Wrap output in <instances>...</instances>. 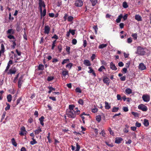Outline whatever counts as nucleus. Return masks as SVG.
Returning a JSON list of instances; mask_svg holds the SVG:
<instances>
[{
    "label": "nucleus",
    "mask_w": 151,
    "mask_h": 151,
    "mask_svg": "<svg viewBox=\"0 0 151 151\" xmlns=\"http://www.w3.org/2000/svg\"><path fill=\"white\" fill-rule=\"evenodd\" d=\"M12 48L13 49H14L15 48V47L16 45V44L15 42V40H12Z\"/></svg>",
    "instance_id": "c9c22d12"
},
{
    "label": "nucleus",
    "mask_w": 151,
    "mask_h": 151,
    "mask_svg": "<svg viewBox=\"0 0 151 151\" xmlns=\"http://www.w3.org/2000/svg\"><path fill=\"white\" fill-rule=\"evenodd\" d=\"M16 70L15 69L12 70L10 69L9 70V72L8 73V74H10L11 75L12 74H14L16 73Z\"/></svg>",
    "instance_id": "4be33fe9"
},
{
    "label": "nucleus",
    "mask_w": 151,
    "mask_h": 151,
    "mask_svg": "<svg viewBox=\"0 0 151 151\" xmlns=\"http://www.w3.org/2000/svg\"><path fill=\"white\" fill-rule=\"evenodd\" d=\"M42 131V130H41V129L40 127H39L38 129H37L35 131V134H38Z\"/></svg>",
    "instance_id": "bb28decb"
},
{
    "label": "nucleus",
    "mask_w": 151,
    "mask_h": 151,
    "mask_svg": "<svg viewBox=\"0 0 151 151\" xmlns=\"http://www.w3.org/2000/svg\"><path fill=\"white\" fill-rule=\"evenodd\" d=\"M74 19L73 17L72 16H69L68 17V21L69 22H72Z\"/></svg>",
    "instance_id": "e433bc0d"
},
{
    "label": "nucleus",
    "mask_w": 151,
    "mask_h": 151,
    "mask_svg": "<svg viewBox=\"0 0 151 151\" xmlns=\"http://www.w3.org/2000/svg\"><path fill=\"white\" fill-rule=\"evenodd\" d=\"M107 44H102L99 45V49H102L104 47H106Z\"/></svg>",
    "instance_id": "2f4dec72"
},
{
    "label": "nucleus",
    "mask_w": 151,
    "mask_h": 151,
    "mask_svg": "<svg viewBox=\"0 0 151 151\" xmlns=\"http://www.w3.org/2000/svg\"><path fill=\"white\" fill-rule=\"evenodd\" d=\"M93 29L95 30V33L97 34L98 28L97 26H94L93 27Z\"/></svg>",
    "instance_id": "13d9d810"
},
{
    "label": "nucleus",
    "mask_w": 151,
    "mask_h": 151,
    "mask_svg": "<svg viewBox=\"0 0 151 151\" xmlns=\"http://www.w3.org/2000/svg\"><path fill=\"white\" fill-rule=\"evenodd\" d=\"M77 42V41L75 39H73L72 40V43L73 45H76Z\"/></svg>",
    "instance_id": "0e129e2a"
},
{
    "label": "nucleus",
    "mask_w": 151,
    "mask_h": 151,
    "mask_svg": "<svg viewBox=\"0 0 151 151\" xmlns=\"http://www.w3.org/2000/svg\"><path fill=\"white\" fill-rule=\"evenodd\" d=\"M75 91L77 93H81V91L80 88L79 87L76 88L75 89Z\"/></svg>",
    "instance_id": "a18cd8bd"
},
{
    "label": "nucleus",
    "mask_w": 151,
    "mask_h": 151,
    "mask_svg": "<svg viewBox=\"0 0 151 151\" xmlns=\"http://www.w3.org/2000/svg\"><path fill=\"white\" fill-rule=\"evenodd\" d=\"M50 30V27L48 25H45L44 28V33L45 34H48L49 33Z\"/></svg>",
    "instance_id": "1a4fd4ad"
},
{
    "label": "nucleus",
    "mask_w": 151,
    "mask_h": 151,
    "mask_svg": "<svg viewBox=\"0 0 151 151\" xmlns=\"http://www.w3.org/2000/svg\"><path fill=\"white\" fill-rule=\"evenodd\" d=\"M139 68L140 70H142L146 69V68L143 63H141L139 64Z\"/></svg>",
    "instance_id": "9d476101"
},
{
    "label": "nucleus",
    "mask_w": 151,
    "mask_h": 151,
    "mask_svg": "<svg viewBox=\"0 0 151 151\" xmlns=\"http://www.w3.org/2000/svg\"><path fill=\"white\" fill-rule=\"evenodd\" d=\"M132 36L133 37L134 40H136L137 38V35L136 33L133 34L132 35Z\"/></svg>",
    "instance_id": "5fc2aeb1"
},
{
    "label": "nucleus",
    "mask_w": 151,
    "mask_h": 151,
    "mask_svg": "<svg viewBox=\"0 0 151 151\" xmlns=\"http://www.w3.org/2000/svg\"><path fill=\"white\" fill-rule=\"evenodd\" d=\"M73 63H68V64H67L66 65V67L67 68H69L70 70V69H71V68L73 66Z\"/></svg>",
    "instance_id": "473e14b6"
},
{
    "label": "nucleus",
    "mask_w": 151,
    "mask_h": 151,
    "mask_svg": "<svg viewBox=\"0 0 151 151\" xmlns=\"http://www.w3.org/2000/svg\"><path fill=\"white\" fill-rule=\"evenodd\" d=\"M127 71V68H124L122 70V72L124 73H125Z\"/></svg>",
    "instance_id": "69168bd1"
},
{
    "label": "nucleus",
    "mask_w": 151,
    "mask_h": 151,
    "mask_svg": "<svg viewBox=\"0 0 151 151\" xmlns=\"http://www.w3.org/2000/svg\"><path fill=\"white\" fill-rule=\"evenodd\" d=\"M101 116L100 115H97L96 117V119L98 122H99L101 121Z\"/></svg>",
    "instance_id": "5701e85b"
},
{
    "label": "nucleus",
    "mask_w": 151,
    "mask_h": 151,
    "mask_svg": "<svg viewBox=\"0 0 151 151\" xmlns=\"http://www.w3.org/2000/svg\"><path fill=\"white\" fill-rule=\"evenodd\" d=\"M6 105H7V106L5 108V110L6 111L9 109L10 107V104L7 103H6Z\"/></svg>",
    "instance_id": "37998d69"
},
{
    "label": "nucleus",
    "mask_w": 151,
    "mask_h": 151,
    "mask_svg": "<svg viewBox=\"0 0 151 151\" xmlns=\"http://www.w3.org/2000/svg\"><path fill=\"white\" fill-rule=\"evenodd\" d=\"M78 103L81 105H83V101L81 99H80L78 101Z\"/></svg>",
    "instance_id": "864d4df0"
},
{
    "label": "nucleus",
    "mask_w": 151,
    "mask_h": 151,
    "mask_svg": "<svg viewBox=\"0 0 151 151\" xmlns=\"http://www.w3.org/2000/svg\"><path fill=\"white\" fill-rule=\"evenodd\" d=\"M70 47L69 46H66V50L68 54H69L70 53Z\"/></svg>",
    "instance_id": "de8ad7c7"
},
{
    "label": "nucleus",
    "mask_w": 151,
    "mask_h": 151,
    "mask_svg": "<svg viewBox=\"0 0 151 151\" xmlns=\"http://www.w3.org/2000/svg\"><path fill=\"white\" fill-rule=\"evenodd\" d=\"M21 99L22 98L21 97H20L17 100L16 104L15 105V106H14L15 107L17 105H18V104L20 103V101L21 100Z\"/></svg>",
    "instance_id": "3c124183"
},
{
    "label": "nucleus",
    "mask_w": 151,
    "mask_h": 151,
    "mask_svg": "<svg viewBox=\"0 0 151 151\" xmlns=\"http://www.w3.org/2000/svg\"><path fill=\"white\" fill-rule=\"evenodd\" d=\"M119 110L118 107H114L112 109V111L113 112H116Z\"/></svg>",
    "instance_id": "79ce46f5"
},
{
    "label": "nucleus",
    "mask_w": 151,
    "mask_h": 151,
    "mask_svg": "<svg viewBox=\"0 0 151 151\" xmlns=\"http://www.w3.org/2000/svg\"><path fill=\"white\" fill-rule=\"evenodd\" d=\"M80 111L78 110V109H77V110H76V111H73V112L75 114V115L76 114H79L80 113Z\"/></svg>",
    "instance_id": "4d7b16f0"
},
{
    "label": "nucleus",
    "mask_w": 151,
    "mask_h": 151,
    "mask_svg": "<svg viewBox=\"0 0 151 151\" xmlns=\"http://www.w3.org/2000/svg\"><path fill=\"white\" fill-rule=\"evenodd\" d=\"M123 16L122 14L119 16L118 18L116 19V22L117 23H119L121 21V19L122 18Z\"/></svg>",
    "instance_id": "6ab92c4d"
},
{
    "label": "nucleus",
    "mask_w": 151,
    "mask_h": 151,
    "mask_svg": "<svg viewBox=\"0 0 151 151\" xmlns=\"http://www.w3.org/2000/svg\"><path fill=\"white\" fill-rule=\"evenodd\" d=\"M132 114L135 117L138 116V114L137 112H135L132 111L131 112Z\"/></svg>",
    "instance_id": "603ef678"
},
{
    "label": "nucleus",
    "mask_w": 151,
    "mask_h": 151,
    "mask_svg": "<svg viewBox=\"0 0 151 151\" xmlns=\"http://www.w3.org/2000/svg\"><path fill=\"white\" fill-rule=\"evenodd\" d=\"M145 48L140 46L137 47L136 51L135 52L136 53L139 55H143L145 54Z\"/></svg>",
    "instance_id": "f257e3e1"
},
{
    "label": "nucleus",
    "mask_w": 151,
    "mask_h": 151,
    "mask_svg": "<svg viewBox=\"0 0 151 151\" xmlns=\"http://www.w3.org/2000/svg\"><path fill=\"white\" fill-rule=\"evenodd\" d=\"M67 116L70 118H74L76 117V115L73 112V111H67Z\"/></svg>",
    "instance_id": "f03ea898"
},
{
    "label": "nucleus",
    "mask_w": 151,
    "mask_h": 151,
    "mask_svg": "<svg viewBox=\"0 0 151 151\" xmlns=\"http://www.w3.org/2000/svg\"><path fill=\"white\" fill-rule=\"evenodd\" d=\"M88 68L90 69V70L88 71L89 73H92L94 71L91 67H89Z\"/></svg>",
    "instance_id": "e2e57ef3"
},
{
    "label": "nucleus",
    "mask_w": 151,
    "mask_h": 151,
    "mask_svg": "<svg viewBox=\"0 0 151 151\" xmlns=\"http://www.w3.org/2000/svg\"><path fill=\"white\" fill-rule=\"evenodd\" d=\"M91 2L92 5L94 6H95L97 2V0H90Z\"/></svg>",
    "instance_id": "72a5a7b5"
},
{
    "label": "nucleus",
    "mask_w": 151,
    "mask_h": 151,
    "mask_svg": "<svg viewBox=\"0 0 151 151\" xmlns=\"http://www.w3.org/2000/svg\"><path fill=\"white\" fill-rule=\"evenodd\" d=\"M100 134H101L103 137H105V133L104 130H102L101 132L100 133Z\"/></svg>",
    "instance_id": "052dcab7"
},
{
    "label": "nucleus",
    "mask_w": 151,
    "mask_h": 151,
    "mask_svg": "<svg viewBox=\"0 0 151 151\" xmlns=\"http://www.w3.org/2000/svg\"><path fill=\"white\" fill-rule=\"evenodd\" d=\"M103 69H105V68L104 66L102 65L98 69V71L99 72H101Z\"/></svg>",
    "instance_id": "49530a36"
},
{
    "label": "nucleus",
    "mask_w": 151,
    "mask_h": 151,
    "mask_svg": "<svg viewBox=\"0 0 151 151\" xmlns=\"http://www.w3.org/2000/svg\"><path fill=\"white\" fill-rule=\"evenodd\" d=\"M110 68L112 70H116L117 69V68L116 67L115 65L112 62H111L110 64Z\"/></svg>",
    "instance_id": "f8f14e48"
},
{
    "label": "nucleus",
    "mask_w": 151,
    "mask_h": 151,
    "mask_svg": "<svg viewBox=\"0 0 151 151\" xmlns=\"http://www.w3.org/2000/svg\"><path fill=\"white\" fill-rule=\"evenodd\" d=\"M54 79V78L53 76H49L47 78V81H50L53 80Z\"/></svg>",
    "instance_id": "6e6d98bb"
},
{
    "label": "nucleus",
    "mask_w": 151,
    "mask_h": 151,
    "mask_svg": "<svg viewBox=\"0 0 151 151\" xmlns=\"http://www.w3.org/2000/svg\"><path fill=\"white\" fill-rule=\"evenodd\" d=\"M83 4V2L81 0H77L75 1L74 4L77 7H81Z\"/></svg>",
    "instance_id": "20e7f679"
},
{
    "label": "nucleus",
    "mask_w": 151,
    "mask_h": 151,
    "mask_svg": "<svg viewBox=\"0 0 151 151\" xmlns=\"http://www.w3.org/2000/svg\"><path fill=\"white\" fill-rule=\"evenodd\" d=\"M7 37L9 39H15V37L13 35H8L7 36Z\"/></svg>",
    "instance_id": "a19ab883"
},
{
    "label": "nucleus",
    "mask_w": 151,
    "mask_h": 151,
    "mask_svg": "<svg viewBox=\"0 0 151 151\" xmlns=\"http://www.w3.org/2000/svg\"><path fill=\"white\" fill-rule=\"evenodd\" d=\"M92 112L93 113H96L98 111V109L96 108L93 109L91 110Z\"/></svg>",
    "instance_id": "bf43d9fd"
},
{
    "label": "nucleus",
    "mask_w": 151,
    "mask_h": 151,
    "mask_svg": "<svg viewBox=\"0 0 151 151\" xmlns=\"http://www.w3.org/2000/svg\"><path fill=\"white\" fill-rule=\"evenodd\" d=\"M138 108L143 111H146L148 109L146 106L143 104H141L138 106Z\"/></svg>",
    "instance_id": "7ed1b4c3"
},
{
    "label": "nucleus",
    "mask_w": 151,
    "mask_h": 151,
    "mask_svg": "<svg viewBox=\"0 0 151 151\" xmlns=\"http://www.w3.org/2000/svg\"><path fill=\"white\" fill-rule=\"evenodd\" d=\"M58 50L59 52H61L62 50V46L60 44L58 46Z\"/></svg>",
    "instance_id": "ea45409f"
},
{
    "label": "nucleus",
    "mask_w": 151,
    "mask_h": 151,
    "mask_svg": "<svg viewBox=\"0 0 151 151\" xmlns=\"http://www.w3.org/2000/svg\"><path fill=\"white\" fill-rule=\"evenodd\" d=\"M118 65L120 67H122L124 66V64L122 62H120L118 63Z\"/></svg>",
    "instance_id": "338daca9"
},
{
    "label": "nucleus",
    "mask_w": 151,
    "mask_h": 151,
    "mask_svg": "<svg viewBox=\"0 0 151 151\" xmlns=\"http://www.w3.org/2000/svg\"><path fill=\"white\" fill-rule=\"evenodd\" d=\"M70 62L69 59H64L62 63V65H64V64Z\"/></svg>",
    "instance_id": "f704fd0d"
},
{
    "label": "nucleus",
    "mask_w": 151,
    "mask_h": 151,
    "mask_svg": "<svg viewBox=\"0 0 151 151\" xmlns=\"http://www.w3.org/2000/svg\"><path fill=\"white\" fill-rule=\"evenodd\" d=\"M22 29V27L20 26L19 24L17 23L16 25V31L18 32H19Z\"/></svg>",
    "instance_id": "f3484780"
},
{
    "label": "nucleus",
    "mask_w": 151,
    "mask_h": 151,
    "mask_svg": "<svg viewBox=\"0 0 151 151\" xmlns=\"http://www.w3.org/2000/svg\"><path fill=\"white\" fill-rule=\"evenodd\" d=\"M105 143L109 147H112L114 146V145H113L112 143L109 144V142H105Z\"/></svg>",
    "instance_id": "8fccbe9b"
},
{
    "label": "nucleus",
    "mask_w": 151,
    "mask_h": 151,
    "mask_svg": "<svg viewBox=\"0 0 151 151\" xmlns=\"http://www.w3.org/2000/svg\"><path fill=\"white\" fill-rule=\"evenodd\" d=\"M47 88L49 89V90H50L51 91H55V88H53L52 87V86H48L47 87Z\"/></svg>",
    "instance_id": "680f3d73"
},
{
    "label": "nucleus",
    "mask_w": 151,
    "mask_h": 151,
    "mask_svg": "<svg viewBox=\"0 0 151 151\" xmlns=\"http://www.w3.org/2000/svg\"><path fill=\"white\" fill-rule=\"evenodd\" d=\"M7 34L9 35H13L15 33V30L13 29H9L6 32Z\"/></svg>",
    "instance_id": "9b49d317"
},
{
    "label": "nucleus",
    "mask_w": 151,
    "mask_h": 151,
    "mask_svg": "<svg viewBox=\"0 0 151 151\" xmlns=\"http://www.w3.org/2000/svg\"><path fill=\"white\" fill-rule=\"evenodd\" d=\"M44 118V117L43 116H42L39 119V120L40 122V123L42 126H43L44 125V123H43V121Z\"/></svg>",
    "instance_id": "a211bd4d"
},
{
    "label": "nucleus",
    "mask_w": 151,
    "mask_h": 151,
    "mask_svg": "<svg viewBox=\"0 0 151 151\" xmlns=\"http://www.w3.org/2000/svg\"><path fill=\"white\" fill-rule=\"evenodd\" d=\"M83 64L87 66H90L91 65V63L90 61L87 60H85L83 61Z\"/></svg>",
    "instance_id": "ddd939ff"
},
{
    "label": "nucleus",
    "mask_w": 151,
    "mask_h": 151,
    "mask_svg": "<svg viewBox=\"0 0 151 151\" xmlns=\"http://www.w3.org/2000/svg\"><path fill=\"white\" fill-rule=\"evenodd\" d=\"M70 33H71L73 35H74L75 34V30L70 29L69 30Z\"/></svg>",
    "instance_id": "09e8293b"
},
{
    "label": "nucleus",
    "mask_w": 151,
    "mask_h": 151,
    "mask_svg": "<svg viewBox=\"0 0 151 151\" xmlns=\"http://www.w3.org/2000/svg\"><path fill=\"white\" fill-rule=\"evenodd\" d=\"M75 107V106L73 105H70L69 106V109L70 111H74L73 109Z\"/></svg>",
    "instance_id": "58836bf2"
},
{
    "label": "nucleus",
    "mask_w": 151,
    "mask_h": 151,
    "mask_svg": "<svg viewBox=\"0 0 151 151\" xmlns=\"http://www.w3.org/2000/svg\"><path fill=\"white\" fill-rule=\"evenodd\" d=\"M39 7H40L41 6L42 7L44 4H45L44 1H43L42 0H39Z\"/></svg>",
    "instance_id": "cd10ccee"
},
{
    "label": "nucleus",
    "mask_w": 151,
    "mask_h": 151,
    "mask_svg": "<svg viewBox=\"0 0 151 151\" xmlns=\"http://www.w3.org/2000/svg\"><path fill=\"white\" fill-rule=\"evenodd\" d=\"M142 98L143 100L145 102H148L150 100V96L147 94L143 95Z\"/></svg>",
    "instance_id": "39448f33"
},
{
    "label": "nucleus",
    "mask_w": 151,
    "mask_h": 151,
    "mask_svg": "<svg viewBox=\"0 0 151 151\" xmlns=\"http://www.w3.org/2000/svg\"><path fill=\"white\" fill-rule=\"evenodd\" d=\"M44 65L42 64H40L39 65L38 69L39 70H42L44 69Z\"/></svg>",
    "instance_id": "393cba45"
},
{
    "label": "nucleus",
    "mask_w": 151,
    "mask_h": 151,
    "mask_svg": "<svg viewBox=\"0 0 151 151\" xmlns=\"http://www.w3.org/2000/svg\"><path fill=\"white\" fill-rule=\"evenodd\" d=\"M46 9H44L43 12H42V13H40L41 16V19H42V17H44L45 16L46 14Z\"/></svg>",
    "instance_id": "aec40b11"
},
{
    "label": "nucleus",
    "mask_w": 151,
    "mask_h": 151,
    "mask_svg": "<svg viewBox=\"0 0 151 151\" xmlns=\"http://www.w3.org/2000/svg\"><path fill=\"white\" fill-rule=\"evenodd\" d=\"M122 6L124 8H126L128 7L127 3L125 1L123 2Z\"/></svg>",
    "instance_id": "4c0bfd02"
},
{
    "label": "nucleus",
    "mask_w": 151,
    "mask_h": 151,
    "mask_svg": "<svg viewBox=\"0 0 151 151\" xmlns=\"http://www.w3.org/2000/svg\"><path fill=\"white\" fill-rule=\"evenodd\" d=\"M11 142L13 145L14 146H17V143L15 141V140L14 138H12L11 139Z\"/></svg>",
    "instance_id": "c85d7f7f"
},
{
    "label": "nucleus",
    "mask_w": 151,
    "mask_h": 151,
    "mask_svg": "<svg viewBox=\"0 0 151 151\" xmlns=\"http://www.w3.org/2000/svg\"><path fill=\"white\" fill-rule=\"evenodd\" d=\"M125 92L128 94H130L132 93V90L129 88H127L125 90Z\"/></svg>",
    "instance_id": "7c9ffc66"
},
{
    "label": "nucleus",
    "mask_w": 151,
    "mask_h": 151,
    "mask_svg": "<svg viewBox=\"0 0 151 151\" xmlns=\"http://www.w3.org/2000/svg\"><path fill=\"white\" fill-rule=\"evenodd\" d=\"M23 76H21L19 78L18 81V87L19 88H20L22 86L23 81Z\"/></svg>",
    "instance_id": "6e6552de"
},
{
    "label": "nucleus",
    "mask_w": 151,
    "mask_h": 151,
    "mask_svg": "<svg viewBox=\"0 0 151 151\" xmlns=\"http://www.w3.org/2000/svg\"><path fill=\"white\" fill-rule=\"evenodd\" d=\"M104 83L106 84L107 86L109 85L110 82V80L106 76H104L103 80Z\"/></svg>",
    "instance_id": "423d86ee"
},
{
    "label": "nucleus",
    "mask_w": 151,
    "mask_h": 151,
    "mask_svg": "<svg viewBox=\"0 0 151 151\" xmlns=\"http://www.w3.org/2000/svg\"><path fill=\"white\" fill-rule=\"evenodd\" d=\"M21 132L19 133V134L21 136L24 135L26 134V131L25 127L22 126L20 128Z\"/></svg>",
    "instance_id": "0eeeda50"
},
{
    "label": "nucleus",
    "mask_w": 151,
    "mask_h": 151,
    "mask_svg": "<svg viewBox=\"0 0 151 151\" xmlns=\"http://www.w3.org/2000/svg\"><path fill=\"white\" fill-rule=\"evenodd\" d=\"M32 139L33 140L30 142V144L31 145H33L37 143V142L36 141L35 139H34V138H32Z\"/></svg>",
    "instance_id": "c756f323"
},
{
    "label": "nucleus",
    "mask_w": 151,
    "mask_h": 151,
    "mask_svg": "<svg viewBox=\"0 0 151 151\" xmlns=\"http://www.w3.org/2000/svg\"><path fill=\"white\" fill-rule=\"evenodd\" d=\"M144 124L146 127H147L149 125V122L147 119H145L144 120Z\"/></svg>",
    "instance_id": "b1692460"
},
{
    "label": "nucleus",
    "mask_w": 151,
    "mask_h": 151,
    "mask_svg": "<svg viewBox=\"0 0 151 151\" xmlns=\"http://www.w3.org/2000/svg\"><path fill=\"white\" fill-rule=\"evenodd\" d=\"M135 19L138 21H141L142 20L141 17L138 14H136L135 15Z\"/></svg>",
    "instance_id": "4468645a"
},
{
    "label": "nucleus",
    "mask_w": 151,
    "mask_h": 151,
    "mask_svg": "<svg viewBox=\"0 0 151 151\" xmlns=\"http://www.w3.org/2000/svg\"><path fill=\"white\" fill-rule=\"evenodd\" d=\"M141 124L140 123H139V122H136V123L135 124V125L137 127H140L141 126Z\"/></svg>",
    "instance_id": "774afa93"
},
{
    "label": "nucleus",
    "mask_w": 151,
    "mask_h": 151,
    "mask_svg": "<svg viewBox=\"0 0 151 151\" xmlns=\"http://www.w3.org/2000/svg\"><path fill=\"white\" fill-rule=\"evenodd\" d=\"M76 149L75 150V151H79L81 148L80 146L78 145V143H76Z\"/></svg>",
    "instance_id": "c03bdc74"
},
{
    "label": "nucleus",
    "mask_w": 151,
    "mask_h": 151,
    "mask_svg": "<svg viewBox=\"0 0 151 151\" xmlns=\"http://www.w3.org/2000/svg\"><path fill=\"white\" fill-rule=\"evenodd\" d=\"M68 71L66 70L65 69V70H63L62 72V75L64 77H65L66 75H68Z\"/></svg>",
    "instance_id": "412c9836"
},
{
    "label": "nucleus",
    "mask_w": 151,
    "mask_h": 151,
    "mask_svg": "<svg viewBox=\"0 0 151 151\" xmlns=\"http://www.w3.org/2000/svg\"><path fill=\"white\" fill-rule=\"evenodd\" d=\"M123 140V139L121 137H117L116 138L115 142L116 143L119 144Z\"/></svg>",
    "instance_id": "2eb2a0df"
},
{
    "label": "nucleus",
    "mask_w": 151,
    "mask_h": 151,
    "mask_svg": "<svg viewBox=\"0 0 151 151\" xmlns=\"http://www.w3.org/2000/svg\"><path fill=\"white\" fill-rule=\"evenodd\" d=\"M7 101L9 102H10L12 100V96L11 94L8 95L7 96Z\"/></svg>",
    "instance_id": "a878e982"
},
{
    "label": "nucleus",
    "mask_w": 151,
    "mask_h": 151,
    "mask_svg": "<svg viewBox=\"0 0 151 151\" xmlns=\"http://www.w3.org/2000/svg\"><path fill=\"white\" fill-rule=\"evenodd\" d=\"M105 107L106 109H109L111 108L110 104H109V103L106 101H105Z\"/></svg>",
    "instance_id": "dca6fc26"
}]
</instances>
